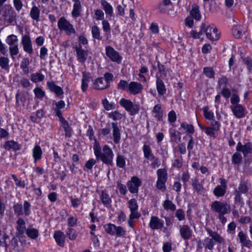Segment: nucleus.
Segmentation results:
<instances>
[{"mask_svg":"<svg viewBox=\"0 0 252 252\" xmlns=\"http://www.w3.org/2000/svg\"><path fill=\"white\" fill-rule=\"evenodd\" d=\"M75 49L79 61L81 63H84L88 56V51L84 50L80 44L76 45Z\"/></svg>","mask_w":252,"mask_h":252,"instance_id":"13","label":"nucleus"},{"mask_svg":"<svg viewBox=\"0 0 252 252\" xmlns=\"http://www.w3.org/2000/svg\"><path fill=\"white\" fill-rule=\"evenodd\" d=\"M203 112L204 114V117L206 119L212 120L214 117V114L211 111H208V108L205 107L203 108Z\"/></svg>","mask_w":252,"mask_h":252,"instance_id":"60","label":"nucleus"},{"mask_svg":"<svg viewBox=\"0 0 252 252\" xmlns=\"http://www.w3.org/2000/svg\"><path fill=\"white\" fill-rule=\"evenodd\" d=\"M181 126L183 129H186L189 133L192 134L194 131V127L192 125H189L186 123L183 122L181 124Z\"/></svg>","mask_w":252,"mask_h":252,"instance_id":"56","label":"nucleus"},{"mask_svg":"<svg viewBox=\"0 0 252 252\" xmlns=\"http://www.w3.org/2000/svg\"><path fill=\"white\" fill-rule=\"evenodd\" d=\"M92 77L90 73L83 72L82 83H81V89L83 92L87 91L88 87V84L92 79Z\"/></svg>","mask_w":252,"mask_h":252,"instance_id":"23","label":"nucleus"},{"mask_svg":"<svg viewBox=\"0 0 252 252\" xmlns=\"http://www.w3.org/2000/svg\"><path fill=\"white\" fill-rule=\"evenodd\" d=\"M22 44L23 46L24 51L31 54L33 52V49L32 45V41L29 35H25L22 37Z\"/></svg>","mask_w":252,"mask_h":252,"instance_id":"15","label":"nucleus"},{"mask_svg":"<svg viewBox=\"0 0 252 252\" xmlns=\"http://www.w3.org/2000/svg\"><path fill=\"white\" fill-rule=\"evenodd\" d=\"M158 180L167 181V173L165 169H159L157 171Z\"/></svg>","mask_w":252,"mask_h":252,"instance_id":"37","label":"nucleus"},{"mask_svg":"<svg viewBox=\"0 0 252 252\" xmlns=\"http://www.w3.org/2000/svg\"><path fill=\"white\" fill-rule=\"evenodd\" d=\"M40 10L36 6H33L30 11V16L31 18L38 22L39 21Z\"/></svg>","mask_w":252,"mask_h":252,"instance_id":"33","label":"nucleus"},{"mask_svg":"<svg viewBox=\"0 0 252 252\" xmlns=\"http://www.w3.org/2000/svg\"><path fill=\"white\" fill-rule=\"evenodd\" d=\"M175 216L180 221L183 220L185 219V215L184 211L182 209H178L175 212Z\"/></svg>","mask_w":252,"mask_h":252,"instance_id":"63","label":"nucleus"},{"mask_svg":"<svg viewBox=\"0 0 252 252\" xmlns=\"http://www.w3.org/2000/svg\"><path fill=\"white\" fill-rule=\"evenodd\" d=\"M94 153L96 158L100 159L104 163L112 165L114 154L112 149L108 146L104 145L102 148V152L99 145H95L94 148Z\"/></svg>","mask_w":252,"mask_h":252,"instance_id":"2","label":"nucleus"},{"mask_svg":"<svg viewBox=\"0 0 252 252\" xmlns=\"http://www.w3.org/2000/svg\"><path fill=\"white\" fill-rule=\"evenodd\" d=\"M240 243L245 247L250 248L252 246L251 241L247 239V235L242 231H240L238 235Z\"/></svg>","mask_w":252,"mask_h":252,"instance_id":"24","label":"nucleus"},{"mask_svg":"<svg viewBox=\"0 0 252 252\" xmlns=\"http://www.w3.org/2000/svg\"><path fill=\"white\" fill-rule=\"evenodd\" d=\"M100 198L102 203L106 206L110 205L112 202L111 198L105 190L102 191L100 194Z\"/></svg>","mask_w":252,"mask_h":252,"instance_id":"28","label":"nucleus"},{"mask_svg":"<svg viewBox=\"0 0 252 252\" xmlns=\"http://www.w3.org/2000/svg\"><path fill=\"white\" fill-rule=\"evenodd\" d=\"M31 204L27 201L24 202L23 205V214L27 216H29L31 214Z\"/></svg>","mask_w":252,"mask_h":252,"instance_id":"57","label":"nucleus"},{"mask_svg":"<svg viewBox=\"0 0 252 252\" xmlns=\"http://www.w3.org/2000/svg\"><path fill=\"white\" fill-rule=\"evenodd\" d=\"M116 164L119 168H125L126 167V159L123 156L118 155L116 158Z\"/></svg>","mask_w":252,"mask_h":252,"instance_id":"41","label":"nucleus"},{"mask_svg":"<svg viewBox=\"0 0 252 252\" xmlns=\"http://www.w3.org/2000/svg\"><path fill=\"white\" fill-rule=\"evenodd\" d=\"M190 15L192 18H194L197 21L200 20L201 16L199 11V7L198 5H192V9L190 11Z\"/></svg>","mask_w":252,"mask_h":252,"instance_id":"30","label":"nucleus"},{"mask_svg":"<svg viewBox=\"0 0 252 252\" xmlns=\"http://www.w3.org/2000/svg\"><path fill=\"white\" fill-rule=\"evenodd\" d=\"M128 208L130 211H134L138 209V204L135 199H131L129 201Z\"/></svg>","mask_w":252,"mask_h":252,"instance_id":"58","label":"nucleus"},{"mask_svg":"<svg viewBox=\"0 0 252 252\" xmlns=\"http://www.w3.org/2000/svg\"><path fill=\"white\" fill-rule=\"evenodd\" d=\"M226 189L224 188H222L220 186H217L214 189L213 193L214 194L218 197H222L224 196L225 193H226Z\"/></svg>","mask_w":252,"mask_h":252,"instance_id":"35","label":"nucleus"},{"mask_svg":"<svg viewBox=\"0 0 252 252\" xmlns=\"http://www.w3.org/2000/svg\"><path fill=\"white\" fill-rule=\"evenodd\" d=\"M120 104L123 107L126 111L129 112L131 115H134L137 114L139 110V106L137 104H134L129 99L124 98L120 100Z\"/></svg>","mask_w":252,"mask_h":252,"instance_id":"6","label":"nucleus"},{"mask_svg":"<svg viewBox=\"0 0 252 252\" xmlns=\"http://www.w3.org/2000/svg\"><path fill=\"white\" fill-rule=\"evenodd\" d=\"M47 85L49 90L54 93L57 95L60 96L63 94V89L60 87L57 86L54 82H48Z\"/></svg>","mask_w":252,"mask_h":252,"instance_id":"19","label":"nucleus"},{"mask_svg":"<svg viewBox=\"0 0 252 252\" xmlns=\"http://www.w3.org/2000/svg\"><path fill=\"white\" fill-rule=\"evenodd\" d=\"M112 134L113 136V141L115 144H118L121 139L120 129L116 123H112Z\"/></svg>","mask_w":252,"mask_h":252,"instance_id":"17","label":"nucleus"},{"mask_svg":"<svg viewBox=\"0 0 252 252\" xmlns=\"http://www.w3.org/2000/svg\"><path fill=\"white\" fill-rule=\"evenodd\" d=\"M66 233L68 238L71 240H75L78 236L76 231L71 228H68Z\"/></svg>","mask_w":252,"mask_h":252,"instance_id":"43","label":"nucleus"},{"mask_svg":"<svg viewBox=\"0 0 252 252\" xmlns=\"http://www.w3.org/2000/svg\"><path fill=\"white\" fill-rule=\"evenodd\" d=\"M13 208L16 215L20 216L23 214V206L21 204L17 203L14 204Z\"/></svg>","mask_w":252,"mask_h":252,"instance_id":"47","label":"nucleus"},{"mask_svg":"<svg viewBox=\"0 0 252 252\" xmlns=\"http://www.w3.org/2000/svg\"><path fill=\"white\" fill-rule=\"evenodd\" d=\"M58 27L60 30L64 31L68 35L76 32L73 25L63 17L59 20Z\"/></svg>","mask_w":252,"mask_h":252,"instance_id":"5","label":"nucleus"},{"mask_svg":"<svg viewBox=\"0 0 252 252\" xmlns=\"http://www.w3.org/2000/svg\"><path fill=\"white\" fill-rule=\"evenodd\" d=\"M44 79V76L41 73L36 72L31 75V79L34 83L42 81Z\"/></svg>","mask_w":252,"mask_h":252,"instance_id":"40","label":"nucleus"},{"mask_svg":"<svg viewBox=\"0 0 252 252\" xmlns=\"http://www.w3.org/2000/svg\"><path fill=\"white\" fill-rule=\"evenodd\" d=\"M203 31V33H205L207 38L211 41L218 40L220 38V33L214 25L206 27L205 24V28Z\"/></svg>","mask_w":252,"mask_h":252,"instance_id":"7","label":"nucleus"},{"mask_svg":"<svg viewBox=\"0 0 252 252\" xmlns=\"http://www.w3.org/2000/svg\"><path fill=\"white\" fill-rule=\"evenodd\" d=\"M36 96L38 98H42L45 95V92L40 88H36L34 90Z\"/></svg>","mask_w":252,"mask_h":252,"instance_id":"64","label":"nucleus"},{"mask_svg":"<svg viewBox=\"0 0 252 252\" xmlns=\"http://www.w3.org/2000/svg\"><path fill=\"white\" fill-rule=\"evenodd\" d=\"M206 230L209 234V236L212 237L213 240H214L216 242L219 243H222L224 242L223 238L220 236L217 232L213 231L209 228H206Z\"/></svg>","mask_w":252,"mask_h":252,"instance_id":"26","label":"nucleus"},{"mask_svg":"<svg viewBox=\"0 0 252 252\" xmlns=\"http://www.w3.org/2000/svg\"><path fill=\"white\" fill-rule=\"evenodd\" d=\"M166 181L158 180L156 183L157 188L160 190L165 191L166 189L165 183Z\"/></svg>","mask_w":252,"mask_h":252,"instance_id":"61","label":"nucleus"},{"mask_svg":"<svg viewBox=\"0 0 252 252\" xmlns=\"http://www.w3.org/2000/svg\"><path fill=\"white\" fill-rule=\"evenodd\" d=\"M143 89V86L140 83L132 81L129 83L127 93L133 95L140 94Z\"/></svg>","mask_w":252,"mask_h":252,"instance_id":"9","label":"nucleus"},{"mask_svg":"<svg viewBox=\"0 0 252 252\" xmlns=\"http://www.w3.org/2000/svg\"><path fill=\"white\" fill-rule=\"evenodd\" d=\"M232 111L236 117L242 118L245 117V108L240 104H237L234 107H231Z\"/></svg>","mask_w":252,"mask_h":252,"instance_id":"21","label":"nucleus"},{"mask_svg":"<svg viewBox=\"0 0 252 252\" xmlns=\"http://www.w3.org/2000/svg\"><path fill=\"white\" fill-rule=\"evenodd\" d=\"M141 184V181L137 177L134 176L127 182V186L129 191L132 193H135L138 192V188Z\"/></svg>","mask_w":252,"mask_h":252,"instance_id":"8","label":"nucleus"},{"mask_svg":"<svg viewBox=\"0 0 252 252\" xmlns=\"http://www.w3.org/2000/svg\"><path fill=\"white\" fill-rule=\"evenodd\" d=\"M249 191V188L246 182L242 181L240 182L238 189L234 192L235 205L233 207L232 214L235 218H239L240 214L242 213L241 208L243 207L244 202L241 197L242 193L246 194Z\"/></svg>","mask_w":252,"mask_h":252,"instance_id":"1","label":"nucleus"},{"mask_svg":"<svg viewBox=\"0 0 252 252\" xmlns=\"http://www.w3.org/2000/svg\"><path fill=\"white\" fill-rule=\"evenodd\" d=\"M163 206L165 210H170L174 211L176 210V206L171 201L166 200L163 204Z\"/></svg>","mask_w":252,"mask_h":252,"instance_id":"44","label":"nucleus"},{"mask_svg":"<svg viewBox=\"0 0 252 252\" xmlns=\"http://www.w3.org/2000/svg\"><path fill=\"white\" fill-rule=\"evenodd\" d=\"M92 33L93 37L96 39L100 40V30L96 26H94L92 28Z\"/></svg>","mask_w":252,"mask_h":252,"instance_id":"46","label":"nucleus"},{"mask_svg":"<svg viewBox=\"0 0 252 252\" xmlns=\"http://www.w3.org/2000/svg\"><path fill=\"white\" fill-rule=\"evenodd\" d=\"M106 55L112 61L120 63L121 62L122 58L119 53L111 46L106 47Z\"/></svg>","mask_w":252,"mask_h":252,"instance_id":"11","label":"nucleus"},{"mask_svg":"<svg viewBox=\"0 0 252 252\" xmlns=\"http://www.w3.org/2000/svg\"><path fill=\"white\" fill-rule=\"evenodd\" d=\"M4 148L7 151L12 149L13 151H16L21 149V145L14 140H9L5 142Z\"/></svg>","mask_w":252,"mask_h":252,"instance_id":"20","label":"nucleus"},{"mask_svg":"<svg viewBox=\"0 0 252 252\" xmlns=\"http://www.w3.org/2000/svg\"><path fill=\"white\" fill-rule=\"evenodd\" d=\"M26 234L32 239H35L38 236V231L36 229H27Z\"/></svg>","mask_w":252,"mask_h":252,"instance_id":"45","label":"nucleus"},{"mask_svg":"<svg viewBox=\"0 0 252 252\" xmlns=\"http://www.w3.org/2000/svg\"><path fill=\"white\" fill-rule=\"evenodd\" d=\"M114 230V235H116L118 237L124 236L126 233V231L122 226H117L115 225Z\"/></svg>","mask_w":252,"mask_h":252,"instance_id":"52","label":"nucleus"},{"mask_svg":"<svg viewBox=\"0 0 252 252\" xmlns=\"http://www.w3.org/2000/svg\"><path fill=\"white\" fill-rule=\"evenodd\" d=\"M129 84L128 82L124 80H121L117 85V89L119 90H126L127 92Z\"/></svg>","mask_w":252,"mask_h":252,"instance_id":"51","label":"nucleus"},{"mask_svg":"<svg viewBox=\"0 0 252 252\" xmlns=\"http://www.w3.org/2000/svg\"><path fill=\"white\" fill-rule=\"evenodd\" d=\"M17 36L14 34H11L7 37L6 42L9 46L17 44L18 42Z\"/></svg>","mask_w":252,"mask_h":252,"instance_id":"42","label":"nucleus"},{"mask_svg":"<svg viewBox=\"0 0 252 252\" xmlns=\"http://www.w3.org/2000/svg\"><path fill=\"white\" fill-rule=\"evenodd\" d=\"M109 117L112 118L113 120L116 121L121 119L123 117V115L117 111H114L110 113L109 114Z\"/></svg>","mask_w":252,"mask_h":252,"instance_id":"59","label":"nucleus"},{"mask_svg":"<svg viewBox=\"0 0 252 252\" xmlns=\"http://www.w3.org/2000/svg\"><path fill=\"white\" fill-rule=\"evenodd\" d=\"M81 10L82 5L81 3L73 4V8L71 12L72 16L74 18H77L80 16Z\"/></svg>","mask_w":252,"mask_h":252,"instance_id":"34","label":"nucleus"},{"mask_svg":"<svg viewBox=\"0 0 252 252\" xmlns=\"http://www.w3.org/2000/svg\"><path fill=\"white\" fill-rule=\"evenodd\" d=\"M152 112L155 114V117L156 118L158 121H160L162 119L163 111L161 109L160 105H156L154 106Z\"/></svg>","mask_w":252,"mask_h":252,"instance_id":"29","label":"nucleus"},{"mask_svg":"<svg viewBox=\"0 0 252 252\" xmlns=\"http://www.w3.org/2000/svg\"><path fill=\"white\" fill-rule=\"evenodd\" d=\"M110 84L103 79V77L96 78L93 83V88L97 90H102L109 88Z\"/></svg>","mask_w":252,"mask_h":252,"instance_id":"14","label":"nucleus"},{"mask_svg":"<svg viewBox=\"0 0 252 252\" xmlns=\"http://www.w3.org/2000/svg\"><path fill=\"white\" fill-rule=\"evenodd\" d=\"M242 159V157L241 154L239 153H235L232 157V162L233 163L239 164H240Z\"/></svg>","mask_w":252,"mask_h":252,"instance_id":"50","label":"nucleus"},{"mask_svg":"<svg viewBox=\"0 0 252 252\" xmlns=\"http://www.w3.org/2000/svg\"><path fill=\"white\" fill-rule=\"evenodd\" d=\"M0 66L3 69L6 71H9V59L4 57H0Z\"/></svg>","mask_w":252,"mask_h":252,"instance_id":"38","label":"nucleus"},{"mask_svg":"<svg viewBox=\"0 0 252 252\" xmlns=\"http://www.w3.org/2000/svg\"><path fill=\"white\" fill-rule=\"evenodd\" d=\"M30 63L29 59L28 58L23 59L22 60L20 67L22 69L23 72L27 74L29 72V65Z\"/></svg>","mask_w":252,"mask_h":252,"instance_id":"39","label":"nucleus"},{"mask_svg":"<svg viewBox=\"0 0 252 252\" xmlns=\"http://www.w3.org/2000/svg\"><path fill=\"white\" fill-rule=\"evenodd\" d=\"M211 209L219 215L227 214L231 212L230 205L226 202L214 201L211 205Z\"/></svg>","mask_w":252,"mask_h":252,"instance_id":"3","label":"nucleus"},{"mask_svg":"<svg viewBox=\"0 0 252 252\" xmlns=\"http://www.w3.org/2000/svg\"><path fill=\"white\" fill-rule=\"evenodd\" d=\"M144 157L147 159L151 160L154 158L155 156L152 153V150L149 145H144L143 147Z\"/></svg>","mask_w":252,"mask_h":252,"instance_id":"32","label":"nucleus"},{"mask_svg":"<svg viewBox=\"0 0 252 252\" xmlns=\"http://www.w3.org/2000/svg\"><path fill=\"white\" fill-rule=\"evenodd\" d=\"M42 156V151L39 145H35L32 149V156L34 158V162L36 163L37 160H40Z\"/></svg>","mask_w":252,"mask_h":252,"instance_id":"25","label":"nucleus"},{"mask_svg":"<svg viewBox=\"0 0 252 252\" xmlns=\"http://www.w3.org/2000/svg\"><path fill=\"white\" fill-rule=\"evenodd\" d=\"M191 186L194 191L198 194L203 195L206 192L203 185L199 183L198 179L196 178L191 179Z\"/></svg>","mask_w":252,"mask_h":252,"instance_id":"12","label":"nucleus"},{"mask_svg":"<svg viewBox=\"0 0 252 252\" xmlns=\"http://www.w3.org/2000/svg\"><path fill=\"white\" fill-rule=\"evenodd\" d=\"M115 225L112 223H108L104 226L105 231L111 235H114V229Z\"/></svg>","mask_w":252,"mask_h":252,"instance_id":"55","label":"nucleus"},{"mask_svg":"<svg viewBox=\"0 0 252 252\" xmlns=\"http://www.w3.org/2000/svg\"><path fill=\"white\" fill-rule=\"evenodd\" d=\"M9 51L10 54L12 58H13L14 56L17 55L19 53L18 44L10 46Z\"/></svg>","mask_w":252,"mask_h":252,"instance_id":"62","label":"nucleus"},{"mask_svg":"<svg viewBox=\"0 0 252 252\" xmlns=\"http://www.w3.org/2000/svg\"><path fill=\"white\" fill-rule=\"evenodd\" d=\"M4 20L8 24L15 25L16 23L17 15L14 10L10 5H5L2 14Z\"/></svg>","mask_w":252,"mask_h":252,"instance_id":"4","label":"nucleus"},{"mask_svg":"<svg viewBox=\"0 0 252 252\" xmlns=\"http://www.w3.org/2000/svg\"><path fill=\"white\" fill-rule=\"evenodd\" d=\"M100 3L105 13L107 15L112 16L113 14L112 6L106 0H101Z\"/></svg>","mask_w":252,"mask_h":252,"instance_id":"31","label":"nucleus"},{"mask_svg":"<svg viewBox=\"0 0 252 252\" xmlns=\"http://www.w3.org/2000/svg\"><path fill=\"white\" fill-rule=\"evenodd\" d=\"M156 78V85L158 92L159 95H163L166 93V91L164 83L159 77L157 76Z\"/></svg>","mask_w":252,"mask_h":252,"instance_id":"27","label":"nucleus"},{"mask_svg":"<svg viewBox=\"0 0 252 252\" xmlns=\"http://www.w3.org/2000/svg\"><path fill=\"white\" fill-rule=\"evenodd\" d=\"M163 220L156 216H152L149 225L152 229H160L163 226Z\"/></svg>","mask_w":252,"mask_h":252,"instance_id":"16","label":"nucleus"},{"mask_svg":"<svg viewBox=\"0 0 252 252\" xmlns=\"http://www.w3.org/2000/svg\"><path fill=\"white\" fill-rule=\"evenodd\" d=\"M236 151L241 152L244 157H247L249 154L252 153V144L248 142L244 145H242L240 142H239L236 146Z\"/></svg>","mask_w":252,"mask_h":252,"instance_id":"10","label":"nucleus"},{"mask_svg":"<svg viewBox=\"0 0 252 252\" xmlns=\"http://www.w3.org/2000/svg\"><path fill=\"white\" fill-rule=\"evenodd\" d=\"M102 104L104 108L106 110H110L114 109L115 108V104L114 103H109L106 98L102 100Z\"/></svg>","mask_w":252,"mask_h":252,"instance_id":"53","label":"nucleus"},{"mask_svg":"<svg viewBox=\"0 0 252 252\" xmlns=\"http://www.w3.org/2000/svg\"><path fill=\"white\" fill-rule=\"evenodd\" d=\"M203 72L205 75L210 78H214L215 72L212 67H206L203 69Z\"/></svg>","mask_w":252,"mask_h":252,"instance_id":"54","label":"nucleus"},{"mask_svg":"<svg viewBox=\"0 0 252 252\" xmlns=\"http://www.w3.org/2000/svg\"><path fill=\"white\" fill-rule=\"evenodd\" d=\"M205 28V24L202 23L200 27V31L199 32H195L194 31H192L191 32V35L194 38H199L201 35L203 34V31Z\"/></svg>","mask_w":252,"mask_h":252,"instance_id":"48","label":"nucleus"},{"mask_svg":"<svg viewBox=\"0 0 252 252\" xmlns=\"http://www.w3.org/2000/svg\"><path fill=\"white\" fill-rule=\"evenodd\" d=\"M61 122L65 131V136L70 137L71 135V128L68 122L63 118H62Z\"/></svg>","mask_w":252,"mask_h":252,"instance_id":"36","label":"nucleus"},{"mask_svg":"<svg viewBox=\"0 0 252 252\" xmlns=\"http://www.w3.org/2000/svg\"><path fill=\"white\" fill-rule=\"evenodd\" d=\"M180 232L181 237L184 240H189L192 235V231L190 227L187 225L180 226Z\"/></svg>","mask_w":252,"mask_h":252,"instance_id":"18","label":"nucleus"},{"mask_svg":"<svg viewBox=\"0 0 252 252\" xmlns=\"http://www.w3.org/2000/svg\"><path fill=\"white\" fill-rule=\"evenodd\" d=\"M244 63L247 66V69L249 72L252 71V59L250 57L243 58Z\"/></svg>","mask_w":252,"mask_h":252,"instance_id":"49","label":"nucleus"},{"mask_svg":"<svg viewBox=\"0 0 252 252\" xmlns=\"http://www.w3.org/2000/svg\"><path fill=\"white\" fill-rule=\"evenodd\" d=\"M54 238L59 246L63 247L64 246L65 236L63 232L61 231H55Z\"/></svg>","mask_w":252,"mask_h":252,"instance_id":"22","label":"nucleus"}]
</instances>
